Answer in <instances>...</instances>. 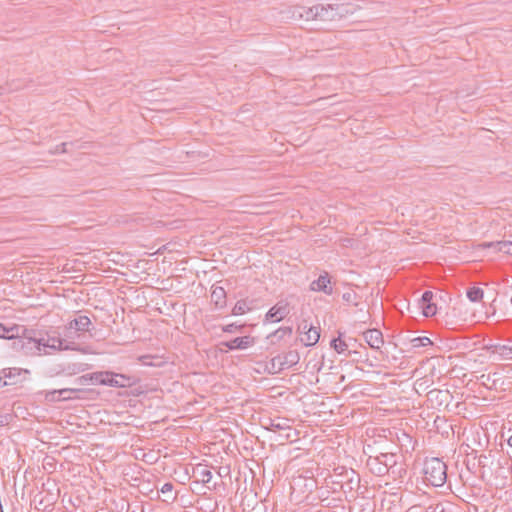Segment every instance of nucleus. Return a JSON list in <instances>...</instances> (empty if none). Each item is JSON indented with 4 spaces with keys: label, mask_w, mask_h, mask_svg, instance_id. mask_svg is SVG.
<instances>
[{
    "label": "nucleus",
    "mask_w": 512,
    "mask_h": 512,
    "mask_svg": "<svg viewBox=\"0 0 512 512\" xmlns=\"http://www.w3.org/2000/svg\"><path fill=\"white\" fill-rule=\"evenodd\" d=\"M348 6L345 4H316L311 7L293 6L289 13L293 20L305 21H336L345 17L349 13Z\"/></svg>",
    "instance_id": "1"
},
{
    "label": "nucleus",
    "mask_w": 512,
    "mask_h": 512,
    "mask_svg": "<svg viewBox=\"0 0 512 512\" xmlns=\"http://www.w3.org/2000/svg\"><path fill=\"white\" fill-rule=\"evenodd\" d=\"M424 480L435 487H441L447 479V466L439 458L426 459L424 462Z\"/></svg>",
    "instance_id": "2"
},
{
    "label": "nucleus",
    "mask_w": 512,
    "mask_h": 512,
    "mask_svg": "<svg viewBox=\"0 0 512 512\" xmlns=\"http://www.w3.org/2000/svg\"><path fill=\"white\" fill-rule=\"evenodd\" d=\"M91 326L92 322L88 316L78 315L67 323L64 336L69 340L79 338L82 333L90 332Z\"/></svg>",
    "instance_id": "3"
},
{
    "label": "nucleus",
    "mask_w": 512,
    "mask_h": 512,
    "mask_svg": "<svg viewBox=\"0 0 512 512\" xmlns=\"http://www.w3.org/2000/svg\"><path fill=\"white\" fill-rule=\"evenodd\" d=\"M395 464V455L391 453H381L379 456L369 457L367 460L370 471L377 476H384Z\"/></svg>",
    "instance_id": "4"
},
{
    "label": "nucleus",
    "mask_w": 512,
    "mask_h": 512,
    "mask_svg": "<svg viewBox=\"0 0 512 512\" xmlns=\"http://www.w3.org/2000/svg\"><path fill=\"white\" fill-rule=\"evenodd\" d=\"M267 429L272 432H283L279 435L283 440L294 441L297 439V433L293 431L290 426V420L287 418L278 417L275 419H270V423Z\"/></svg>",
    "instance_id": "5"
},
{
    "label": "nucleus",
    "mask_w": 512,
    "mask_h": 512,
    "mask_svg": "<svg viewBox=\"0 0 512 512\" xmlns=\"http://www.w3.org/2000/svg\"><path fill=\"white\" fill-rule=\"evenodd\" d=\"M45 345L47 346V348H50L53 350H59V351L71 350V351H79V352L85 353V350L80 348V346L76 342L71 341V340L67 339L66 337L60 338L57 336H48L46 338Z\"/></svg>",
    "instance_id": "6"
},
{
    "label": "nucleus",
    "mask_w": 512,
    "mask_h": 512,
    "mask_svg": "<svg viewBox=\"0 0 512 512\" xmlns=\"http://www.w3.org/2000/svg\"><path fill=\"white\" fill-rule=\"evenodd\" d=\"M45 342H46V338L36 339L33 337L22 336L20 338H17V340H15L13 342V347L15 349H22L25 352H27V350H32V349L41 351L42 347L47 348V346L45 345Z\"/></svg>",
    "instance_id": "7"
},
{
    "label": "nucleus",
    "mask_w": 512,
    "mask_h": 512,
    "mask_svg": "<svg viewBox=\"0 0 512 512\" xmlns=\"http://www.w3.org/2000/svg\"><path fill=\"white\" fill-rule=\"evenodd\" d=\"M290 313L289 305L285 301H279L271 307L265 315V320L270 322H280Z\"/></svg>",
    "instance_id": "8"
},
{
    "label": "nucleus",
    "mask_w": 512,
    "mask_h": 512,
    "mask_svg": "<svg viewBox=\"0 0 512 512\" xmlns=\"http://www.w3.org/2000/svg\"><path fill=\"white\" fill-rule=\"evenodd\" d=\"M310 290L313 292H323L326 295L333 293L331 278L328 272L324 271L319 277L310 283Z\"/></svg>",
    "instance_id": "9"
},
{
    "label": "nucleus",
    "mask_w": 512,
    "mask_h": 512,
    "mask_svg": "<svg viewBox=\"0 0 512 512\" xmlns=\"http://www.w3.org/2000/svg\"><path fill=\"white\" fill-rule=\"evenodd\" d=\"M255 343V339L252 336L246 335L242 337H236L230 341H224L221 343L222 346H225L229 350H244L248 347L252 346Z\"/></svg>",
    "instance_id": "10"
},
{
    "label": "nucleus",
    "mask_w": 512,
    "mask_h": 512,
    "mask_svg": "<svg viewBox=\"0 0 512 512\" xmlns=\"http://www.w3.org/2000/svg\"><path fill=\"white\" fill-rule=\"evenodd\" d=\"M104 384L103 385H106V386H110V387H119V388H122V387H126L128 385H130V378L123 375V374H118V373H114V372H110V371H106V376L104 377Z\"/></svg>",
    "instance_id": "11"
},
{
    "label": "nucleus",
    "mask_w": 512,
    "mask_h": 512,
    "mask_svg": "<svg viewBox=\"0 0 512 512\" xmlns=\"http://www.w3.org/2000/svg\"><path fill=\"white\" fill-rule=\"evenodd\" d=\"M363 336L366 343L372 349L378 350L384 344L382 332L378 329H368L363 333Z\"/></svg>",
    "instance_id": "12"
},
{
    "label": "nucleus",
    "mask_w": 512,
    "mask_h": 512,
    "mask_svg": "<svg viewBox=\"0 0 512 512\" xmlns=\"http://www.w3.org/2000/svg\"><path fill=\"white\" fill-rule=\"evenodd\" d=\"M299 328L302 330L307 329L305 337L301 339L305 346H313L319 341L320 332L318 328L309 326L306 321H303Z\"/></svg>",
    "instance_id": "13"
},
{
    "label": "nucleus",
    "mask_w": 512,
    "mask_h": 512,
    "mask_svg": "<svg viewBox=\"0 0 512 512\" xmlns=\"http://www.w3.org/2000/svg\"><path fill=\"white\" fill-rule=\"evenodd\" d=\"M433 293L425 291L421 297V309L425 317H431L436 314V305L432 302Z\"/></svg>",
    "instance_id": "14"
},
{
    "label": "nucleus",
    "mask_w": 512,
    "mask_h": 512,
    "mask_svg": "<svg viewBox=\"0 0 512 512\" xmlns=\"http://www.w3.org/2000/svg\"><path fill=\"white\" fill-rule=\"evenodd\" d=\"M106 376V371H97L89 374L82 375L78 378V382L81 385L93 384V385H103L104 377Z\"/></svg>",
    "instance_id": "15"
},
{
    "label": "nucleus",
    "mask_w": 512,
    "mask_h": 512,
    "mask_svg": "<svg viewBox=\"0 0 512 512\" xmlns=\"http://www.w3.org/2000/svg\"><path fill=\"white\" fill-rule=\"evenodd\" d=\"M193 477L196 478L197 482L206 484L212 479V473L207 465L198 464L193 468Z\"/></svg>",
    "instance_id": "16"
},
{
    "label": "nucleus",
    "mask_w": 512,
    "mask_h": 512,
    "mask_svg": "<svg viewBox=\"0 0 512 512\" xmlns=\"http://www.w3.org/2000/svg\"><path fill=\"white\" fill-rule=\"evenodd\" d=\"M211 300L217 308H223L226 305L225 289L220 286H213L211 291Z\"/></svg>",
    "instance_id": "17"
},
{
    "label": "nucleus",
    "mask_w": 512,
    "mask_h": 512,
    "mask_svg": "<svg viewBox=\"0 0 512 512\" xmlns=\"http://www.w3.org/2000/svg\"><path fill=\"white\" fill-rule=\"evenodd\" d=\"M22 329L19 325H12L10 327L5 326L4 324L0 323V338L5 339H14L17 340V338H20L19 332Z\"/></svg>",
    "instance_id": "18"
},
{
    "label": "nucleus",
    "mask_w": 512,
    "mask_h": 512,
    "mask_svg": "<svg viewBox=\"0 0 512 512\" xmlns=\"http://www.w3.org/2000/svg\"><path fill=\"white\" fill-rule=\"evenodd\" d=\"M485 247L493 248L496 252H502L507 255H512V242L511 241H497L484 244Z\"/></svg>",
    "instance_id": "19"
},
{
    "label": "nucleus",
    "mask_w": 512,
    "mask_h": 512,
    "mask_svg": "<svg viewBox=\"0 0 512 512\" xmlns=\"http://www.w3.org/2000/svg\"><path fill=\"white\" fill-rule=\"evenodd\" d=\"M280 358H282L281 361L283 363L284 369L296 365L300 360L299 353L295 350H291L283 355H280Z\"/></svg>",
    "instance_id": "20"
},
{
    "label": "nucleus",
    "mask_w": 512,
    "mask_h": 512,
    "mask_svg": "<svg viewBox=\"0 0 512 512\" xmlns=\"http://www.w3.org/2000/svg\"><path fill=\"white\" fill-rule=\"evenodd\" d=\"M22 372H27L26 370L20 368H4L1 370L2 378H5L7 381H16L17 378L21 375Z\"/></svg>",
    "instance_id": "21"
},
{
    "label": "nucleus",
    "mask_w": 512,
    "mask_h": 512,
    "mask_svg": "<svg viewBox=\"0 0 512 512\" xmlns=\"http://www.w3.org/2000/svg\"><path fill=\"white\" fill-rule=\"evenodd\" d=\"M160 492L166 495L164 501L167 503H173L177 499V494L173 493V484L170 482L165 483L161 487Z\"/></svg>",
    "instance_id": "22"
},
{
    "label": "nucleus",
    "mask_w": 512,
    "mask_h": 512,
    "mask_svg": "<svg viewBox=\"0 0 512 512\" xmlns=\"http://www.w3.org/2000/svg\"><path fill=\"white\" fill-rule=\"evenodd\" d=\"M411 346L412 348H420V347H426L432 345V341L430 338L423 336V337H415L411 339Z\"/></svg>",
    "instance_id": "23"
},
{
    "label": "nucleus",
    "mask_w": 512,
    "mask_h": 512,
    "mask_svg": "<svg viewBox=\"0 0 512 512\" xmlns=\"http://www.w3.org/2000/svg\"><path fill=\"white\" fill-rule=\"evenodd\" d=\"M467 297L472 302H477L483 297V290L478 287H472L467 291Z\"/></svg>",
    "instance_id": "24"
},
{
    "label": "nucleus",
    "mask_w": 512,
    "mask_h": 512,
    "mask_svg": "<svg viewBox=\"0 0 512 512\" xmlns=\"http://www.w3.org/2000/svg\"><path fill=\"white\" fill-rule=\"evenodd\" d=\"M498 350H500L498 360H512V346L501 344Z\"/></svg>",
    "instance_id": "25"
},
{
    "label": "nucleus",
    "mask_w": 512,
    "mask_h": 512,
    "mask_svg": "<svg viewBox=\"0 0 512 512\" xmlns=\"http://www.w3.org/2000/svg\"><path fill=\"white\" fill-rule=\"evenodd\" d=\"M281 360H282V358H280V355H277V356H275V357H273L271 359V362H270V365H271L270 372H272V373H279L282 370H284L283 363H282Z\"/></svg>",
    "instance_id": "26"
},
{
    "label": "nucleus",
    "mask_w": 512,
    "mask_h": 512,
    "mask_svg": "<svg viewBox=\"0 0 512 512\" xmlns=\"http://www.w3.org/2000/svg\"><path fill=\"white\" fill-rule=\"evenodd\" d=\"M79 390L77 389H72V388H64V389H59L57 390V393H58V398L57 400L58 401H65V400H69L71 399V394L72 393H76L78 392Z\"/></svg>",
    "instance_id": "27"
},
{
    "label": "nucleus",
    "mask_w": 512,
    "mask_h": 512,
    "mask_svg": "<svg viewBox=\"0 0 512 512\" xmlns=\"http://www.w3.org/2000/svg\"><path fill=\"white\" fill-rule=\"evenodd\" d=\"M331 347H333L338 353H343L347 350L348 345L339 337L331 341Z\"/></svg>",
    "instance_id": "28"
},
{
    "label": "nucleus",
    "mask_w": 512,
    "mask_h": 512,
    "mask_svg": "<svg viewBox=\"0 0 512 512\" xmlns=\"http://www.w3.org/2000/svg\"><path fill=\"white\" fill-rule=\"evenodd\" d=\"M247 306L245 301H238L233 307V315H242L246 312Z\"/></svg>",
    "instance_id": "29"
},
{
    "label": "nucleus",
    "mask_w": 512,
    "mask_h": 512,
    "mask_svg": "<svg viewBox=\"0 0 512 512\" xmlns=\"http://www.w3.org/2000/svg\"><path fill=\"white\" fill-rule=\"evenodd\" d=\"M291 334H292V328L291 327H281V328L277 329L273 333V336H276L279 339H282L284 336L291 335Z\"/></svg>",
    "instance_id": "30"
},
{
    "label": "nucleus",
    "mask_w": 512,
    "mask_h": 512,
    "mask_svg": "<svg viewBox=\"0 0 512 512\" xmlns=\"http://www.w3.org/2000/svg\"><path fill=\"white\" fill-rule=\"evenodd\" d=\"M357 298V294L353 291H349V292H345L343 295H342V299L345 301V302H348V303H353L355 306H357L358 304L355 302V299Z\"/></svg>",
    "instance_id": "31"
},
{
    "label": "nucleus",
    "mask_w": 512,
    "mask_h": 512,
    "mask_svg": "<svg viewBox=\"0 0 512 512\" xmlns=\"http://www.w3.org/2000/svg\"><path fill=\"white\" fill-rule=\"evenodd\" d=\"M243 328V325H237V324H228L225 325L222 329L224 332L227 333H235L237 331H240Z\"/></svg>",
    "instance_id": "32"
},
{
    "label": "nucleus",
    "mask_w": 512,
    "mask_h": 512,
    "mask_svg": "<svg viewBox=\"0 0 512 512\" xmlns=\"http://www.w3.org/2000/svg\"><path fill=\"white\" fill-rule=\"evenodd\" d=\"M501 344H488L484 347V349L486 351H488L491 355H499V352L500 350H498V348H500Z\"/></svg>",
    "instance_id": "33"
},
{
    "label": "nucleus",
    "mask_w": 512,
    "mask_h": 512,
    "mask_svg": "<svg viewBox=\"0 0 512 512\" xmlns=\"http://www.w3.org/2000/svg\"><path fill=\"white\" fill-rule=\"evenodd\" d=\"M352 476L348 479L347 485H349V488L352 490L354 488L353 484L358 486L360 479L357 475H355V472L351 471Z\"/></svg>",
    "instance_id": "34"
},
{
    "label": "nucleus",
    "mask_w": 512,
    "mask_h": 512,
    "mask_svg": "<svg viewBox=\"0 0 512 512\" xmlns=\"http://www.w3.org/2000/svg\"><path fill=\"white\" fill-rule=\"evenodd\" d=\"M45 398H46V400H49V401H58L57 400V398H58L57 390L46 392Z\"/></svg>",
    "instance_id": "35"
},
{
    "label": "nucleus",
    "mask_w": 512,
    "mask_h": 512,
    "mask_svg": "<svg viewBox=\"0 0 512 512\" xmlns=\"http://www.w3.org/2000/svg\"><path fill=\"white\" fill-rule=\"evenodd\" d=\"M9 415H0V427L6 426L9 423Z\"/></svg>",
    "instance_id": "36"
},
{
    "label": "nucleus",
    "mask_w": 512,
    "mask_h": 512,
    "mask_svg": "<svg viewBox=\"0 0 512 512\" xmlns=\"http://www.w3.org/2000/svg\"><path fill=\"white\" fill-rule=\"evenodd\" d=\"M66 143H61L60 145L56 146V149L54 153H64L66 152Z\"/></svg>",
    "instance_id": "37"
},
{
    "label": "nucleus",
    "mask_w": 512,
    "mask_h": 512,
    "mask_svg": "<svg viewBox=\"0 0 512 512\" xmlns=\"http://www.w3.org/2000/svg\"><path fill=\"white\" fill-rule=\"evenodd\" d=\"M507 443L512 448V435L508 438Z\"/></svg>",
    "instance_id": "38"
}]
</instances>
